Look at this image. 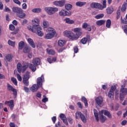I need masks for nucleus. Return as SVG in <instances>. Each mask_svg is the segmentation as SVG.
<instances>
[{
  "label": "nucleus",
  "instance_id": "nucleus-7",
  "mask_svg": "<svg viewBox=\"0 0 127 127\" xmlns=\"http://www.w3.org/2000/svg\"><path fill=\"white\" fill-rule=\"evenodd\" d=\"M127 94V88H121L120 98L121 101H124L125 99V96Z\"/></svg>",
  "mask_w": 127,
  "mask_h": 127
},
{
  "label": "nucleus",
  "instance_id": "nucleus-12",
  "mask_svg": "<svg viewBox=\"0 0 127 127\" xmlns=\"http://www.w3.org/2000/svg\"><path fill=\"white\" fill-rule=\"evenodd\" d=\"M92 8H98V9L102 10V4L100 3H92L90 4Z\"/></svg>",
  "mask_w": 127,
  "mask_h": 127
},
{
  "label": "nucleus",
  "instance_id": "nucleus-51",
  "mask_svg": "<svg viewBox=\"0 0 127 127\" xmlns=\"http://www.w3.org/2000/svg\"><path fill=\"white\" fill-rule=\"evenodd\" d=\"M22 7L23 9H26L27 8V4L25 3H23L22 4Z\"/></svg>",
  "mask_w": 127,
  "mask_h": 127
},
{
  "label": "nucleus",
  "instance_id": "nucleus-2",
  "mask_svg": "<svg viewBox=\"0 0 127 127\" xmlns=\"http://www.w3.org/2000/svg\"><path fill=\"white\" fill-rule=\"evenodd\" d=\"M27 28L30 31H32L34 33L37 32L38 36L42 37L43 36V33L41 31V27L38 25H33V26L30 25L28 26Z\"/></svg>",
  "mask_w": 127,
  "mask_h": 127
},
{
  "label": "nucleus",
  "instance_id": "nucleus-3",
  "mask_svg": "<svg viewBox=\"0 0 127 127\" xmlns=\"http://www.w3.org/2000/svg\"><path fill=\"white\" fill-rule=\"evenodd\" d=\"M37 84H35L32 85V87H30V90L33 93H35L37 92L38 89L40 88V87H42V83H43V81L42 80H38L37 81Z\"/></svg>",
  "mask_w": 127,
  "mask_h": 127
},
{
  "label": "nucleus",
  "instance_id": "nucleus-58",
  "mask_svg": "<svg viewBox=\"0 0 127 127\" xmlns=\"http://www.w3.org/2000/svg\"><path fill=\"white\" fill-rule=\"evenodd\" d=\"M115 90H116V86H112L110 91L115 92Z\"/></svg>",
  "mask_w": 127,
  "mask_h": 127
},
{
  "label": "nucleus",
  "instance_id": "nucleus-17",
  "mask_svg": "<svg viewBox=\"0 0 127 127\" xmlns=\"http://www.w3.org/2000/svg\"><path fill=\"white\" fill-rule=\"evenodd\" d=\"M5 104L8 105L11 110H12L14 107V104H13V100L5 102Z\"/></svg>",
  "mask_w": 127,
  "mask_h": 127
},
{
  "label": "nucleus",
  "instance_id": "nucleus-55",
  "mask_svg": "<svg viewBox=\"0 0 127 127\" xmlns=\"http://www.w3.org/2000/svg\"><path fill=\"white\" fill-rule=\"evenodd\" d=\"M27 68H28V65H24V66H22V70L23 71H25V70H26Z\"/></svg>",
  "mask_w": 127,
  "mask_h": 127
},
{
  "label": "nucleus",
  "instance_id": "nucleus-41",
  "mask_svg": "<svg viewBox=\"0 0 127 127\" xmlns=\"http://www.w3.org/2000/svg\"><path fill=\"white\" fill-rule=\"evenodd\" d=\"M127 3H124L122 7L121 10L123 11V12L126 11L127 10Z\"/></svg>",
  "mask_w": 127,
  "mask_h": 127
},
{
  "label": "nucleus",
  "instance_id": "nucleus-40",
  "mask_svg": "<svg viewBox=\"0 0 127 127\" xmlns=\"http://www.w3.org/2000/svg\"><path fill=\"white\" fill-rule=\"evenodd\" d=\"M32 22L33 23V25H39V19L38 18H35L32 20Z\"/></svg>",
  "mask_w": 127,
  "mask_h": 127
},
{
  "label": "nucleus",
  "instance_id": "nucleus-8",
  "mask_svg": "<svg viewBox=\"0 0 127 127\" xmlns=\"http://www.w3.org/2000/svg\"><path fill=\"white\" fill-rule=\"evenodd\" d=\"M7 89L8 91H11V92H13L14 97L16 98V96H17V91L16 89H14L13 87L9 84H7Z\"/></svg>",
  "mask_w": 127,
  "mask_h": 127
},
{
  "label": "nucleus",
  "instance_id": "nucleus-61",
  "mask_svg": "<svg viewBox=\"0 0 127 127\" xmlns=\"http://www.w3.org/2000/svg\"><path fill=\"white\" fill-rule=\"evenodd\" d=\"M37 80H44V75L42 74L41 77H38Z\"/></svg>",
  "mask_w": 127,
  "mask_h": 127
},
{
  "label": "nucleus",
  "instance_id": "nucleus-31",
  "mask_svg": "<svg viewBox=\"0 0 127 127\" xmlns=\"http://www.w3.org/2000/svg\"><path fill=\"white\" fill-rule=\"evenodd\" d=\"M17 68L18 73H21V71L22 70V66L21 65V64L19 63L17 64Z\"/></svg>",
  "mask_w": 127,
  "mask_h": 127
},
{
  "label": "nucleus",
  "instance_id": "nucleus-57",
  "mask_svg": "<svg viewBox=\"0 0 127 127\" xmlns=\"http://www.w3.org/2000/svg\"><path fill=\"white\" fill-rule=\"evenodd\" d=\"M36 97H37V98H39V99H40L41 98V93H40V92H38L36 93Z\"/></svg>",
  "mask_w": 127,
  "mask_h": 127
},
{
  "label": "nucleus",
  "instance_id": "nucleus-62",
  "mask_svg": "<svg viewBox=\"0 0 127 127\" xmlns=\"http://www.w3.org/2000/svg\"><path fill=\"white\" fill-rule=\"evenodd\" d=\"M77 105L78 106V108H80V109H82L83 106H82V104L81 102H79L77 103Z\"/></svg>",
  "mask_w": 127,
  "mask_h": 127
},
{
  "label": "nucleus",
  "instance_id": "nucleus-10",
  "mask_svg": "<svg viewBox=\"0 0 127 127\" xmlns=\"http://www.w3.org/2000/svg\"><path fill=\"white\" fill-rule=\"evenodd\" d=\"M26 15L25 14L24 11L21 8L18 11V13L16 14V16H17V17H19V18H21L22 19H23V18L25 17Z\"/></svg>",
  "mask_w": 127,
  "mask_h": 127
},
{
  "label": "nucleus",
  "instance_id": "nucleus-46",
  "mask_svg": "<svg viewBox=\"0 0 127 127\" xmlns=\"http://www.w3.org/2000/svg\"><path fill=\"white\" fill-rule=\"evenodd\" d=\"M49 26L48 22L47 21H43V27L44 28H47Z\"/></svg>",
  "mask_w": 127,
  "mask_h": 127
},
{
  "label": "nucleus",
  "instance_id": "nucleus-39",
  "mask_svg": "<svg viewBox=\"0 0 127 127\" xmlns=\"http://www.w3.org/2000/svg\"><path fill=\"white\" fill-rule=\"evenodd\" d=\"M99 116H100V119L101 121L102 122V123H104V122L107 120V117H106L105 116L103 115V114L99 115Z\"/></svg>",
  "mask_w": 127,
  "mask_h": 127
},
{
  "label": "nucleus",
  "instance_id": "nucleus-35",
  "mask_svg": "<svg viewBox=\"0 0 127 127\" xmlns=\"http://www.w3.org/2000/svg\"><path fill=\"white\" fill-rule=\"evenodd\" d=\"M112 25V21L111 19H108L106 21V26L107 28H111V25Z\"/></svg>",
  "mask_w": 127,
  "mask_h": 127
},
{
  "label": "nucleus",
  "instance_id": "nucleus-5",
  "mask_svg": "<svg viewBox=\"0 0 127 127\" xmlns=\"http://www.w3.org/2000/svg\"><path fill=\"white\" fill-rule=\"evenodd\" d=\"M47 31L49 33H48L47 35H46V36H45V39H51V38L54 37V36L56 33V32L55 31V30H54V29L52 28H49L47 29Z\"/></svg>",
  "mask_w": 127,
  "mask_h": 127
},
{
  "label": "nucleus",
  "instance_id": "nucleus-63",
  "mask_svg": "<svg viewBox=\"0 0 127 127\" xmlns=\"http://www.w3.org/2000/svg\"><path fill=\"white\" fill-rule=\"evenodd\" d=\"M43 103H46V102H48V98L45 97L44 99L42 100Z\"/></svg>",
  "mask_w": 127,
  "mask_h": 127
},
{
  "label": "nucleus",
  "instance_id": "nucleus-47",
  "mask_svg": "<svg viewBox=\"0 0 127 127\" xmlns=\"http://www.w3.org/2000/svg\"><path fill=\"white\" fill-rule=\"evenodd\" d=\"M121 22L123 23L124 24H127V18H125L124 19H123V17H121Z\"/></svg>",
  "mask_w": 127,
  "mask_h": 127
},
{
  "label": "nucleus",
  "instance_id": "nucleus-24",
  "mask_svg": "<svg viewBox=\"0 0 127 127\" xmlns=\"http://www.w3.org/2000/svg\"><path fill=\"white\" fill-rule=\"evenodd\" d=\"M56 58H53L52 59H51V57H49L47 58V61L50 63V64H51V63H53L54 62H56Z\"/></svg>",
  "mask_w": 127,
  "mask_h": 127
},
{
  "label": "nucleus",
  "instance_id": "nucleus-38",
  "mask_svg": "<svg viewBox=\"0 0 127 127\" xmlns=\"http://www.w3.org/2000/svg\"><path fill=\"white\" fill-rule=\"evenodd\" d=\"M32 12L39 13V12H41V8H34L32 10Z\"/></svg>",
  "mask_w": 127,
  "mask_h": 127
},
{
  "label": "nucleus",
  "instance_id": "nucleus-16",
  "mask_svg": "<svg viewBox=\"0 0 127 127\" xmlns=\"http://www.w3.org/2000/svg\"><path fill=\"white\" fill-rule=\"evenodd\" d=\"M82 28L86 29L87 31H91L92 28L91 27V25H88L87 22H84L82 24Z\"/></svg>",
  "mask_w": 127,
  "mask_h": 127
},
{
  "label": "nucleus",
  "instance_id": "nucleus-23",
  "mask_svg": "<svg viewBox=\"0 0 127 127\" xmlns=\"http://www.w3.org/2000/svg\"><path fill=\"white\" fill-rule=\"evenodd\" d=\"M65 44L66 42L64 40H60L58 41V46H60V47H63Z\"/></svg>",
  "mask_w": 127,
  "mask_h": 127
},
{
  "label": "nucleus",
  "instance_id": "nucleus-26",
  "mask_svg": "<svg viewBox=\"0 0 127 127\" xmlns=\"http://www.w3.org/2000/svg\"><path fill=\"white\" fill-rule=\"evenodd\" d=\"M21 8L18 7H13L12 8V10L13 12H14L16 14L18 13V12L20 10Z\"/></svg>",
  "mask_w": 127,
  "mask_h": 127
},
{
  "label": "nucleus",
  "instance_id": "nucleus-11",
  "mask_svg": "<svg viewBox=\"0 0 127 127\" xmlns=\"http://www.w3.org/2000/svg\"><path fill=\"white\" fill-rule=\"evenodd\" d=\"M95 102L98 106L99 107H102V105H103V97L102 96H98L95 99Z\"/></svg>",
  "mask_w": 127,
  "mask_h": 127
},
{
  "label": "nucleus",
  "instance_id": "nucleus-25",
  "mask_svg": "<svg viewBox=\"0 0 127 127\" xmlns=\"http://www.w3.org/2000/svg\"><path fill=\"white\" fill-rule=\"evenodd\" d=\"M87 2H81V1H77L76 2V6H79V7H82L83 5H85Z\"/></svg>",
  "mask_w": 127,
  "mask_h": 127
},
{
  "label": "nucleus",
  "instance_id": "nucleus-33",
  "mask_svg": "<svg viewBox=\"0 0 127 127\" xmlns=\"http://www.w3.org/2000/svg\"><path fill=\"white\" fill-rule=\"evenodd\" d=\"M114 96H115V93L114 91H109L108 92V97L110 98V99H114Z\"/></svg>",
  "mask_w": 127,
  "mask_h": 127
},
{
  "label": "nucleus",
  "instance_id": "nucleus-60",
  "mask_svg": "<svg viewBox=\"0 0 127 127\" xmlns=\"http://www.w3.org/2000/svg\"><path fill=\"white\" fill-rule=\"evenodd\" d=\"M4 11H5V12H7V11H10V9H9V8H8V7L5 6Z\"/></svg>",
  "mask_w": 127,
  "mask_h": 127
},
{
  "label": "nucleus",
  "instance_id": "nucleus-30",
  "mask_svg": "<svg viewBox=\"0 0 127 127\" xmlns=\"http://www.w3.org/2000/svg\"><path fill=\"white\" fill-rule=\"evenodd\" d=\"M46 51L49 55H55V51L54 50H49V49H47Z\"/></svg>",
  "mask_w": 127,
  "mask_h": 127
},
{
  "label": "nucleus",
  "instance_id": "nucleus-48",
  "mask_svg": "<svg viewBox=\"0 0 127 127\" xmlns=\"http://www.w3.org/2000/svg\"><path fill=\"white\" fill-rule=\"evenodd\" d=\"M23 83L25 86H28V85H29V81H28V80H23Z\"/></svg>",
  "mask_w": 127,
  "mask_h": 127
},
{
  "label": "nucleus",
  "instance_id": "nucleus-4",
  "mask_svg": "<svg viewBox=\"0 0 127 127\" xmlns=\"http://www.w3.org/2000/svg\"><path fill=\"white\" fill-rule=\"evenodd\" d=\"M45 11L49 14V15H52L58 11V8L56 7H46L44 8Z\"/></svg>",
  "mask_w": 127,
  "mask_h": 127
},
{
  "label": "nucleus",
  "instance_id": "nucleus-56",
  "mask_svg": "<svg viewBox=\"0 0 127 127\" xmlns=\"http://www.w3.org/2000/svg\"><path fill=\"white\" fill-rule=\"evenodd\" d=\"M13 1L15 2V3H16V4H18V5H20V4H21V3L19 0H13Z\"/></svg>",
  "mask_w": 127,
  "mask_h": 127
},
{
  "label": "nucleus",
  "instance_id": "nucleus-21",
  "mask_svg": "<svg viewBox=\"0 0 127 127\" xmlns=\"http://www.w3.org/2000/svg\"><path fill=\"white\" fill-rule=\"evenodd\" d=\"M30 51H31V49L28 46H26L23 50V52L24 53H29Z\"/></svg>",
  "mask_w": 127,
  "mask_h": 127
},
{
  "label": "nucleus",
  "instance_id": "nucleus-53",
  "mask_svg": "<svg viewBox=\"0 0 127 127\" xmlns=\"http://www.w3.org/2000/svg\"><path fill=\"white\" fill-rule=\"evenodd\" d=\"M60 118L61 119V120H63L66 119V117L65 115L63 114H61L60 116Z\"/></svg>",
  "mask_w": 127,
  "mask_h": 127
},
{
  "label": "nucleus",
  "instance_id": "nucleus-44",
  "mask_svg": "<svg viewBox=\"0 0 127 127\" xmlns=\"http://www.w3.org/2000/svg\"><path fill=\"white\" fill-rule=\"evenodd\" d=\"M8 44H9V45H10V46H12V47H14L15 45V42H13L10 40H9L8 41Z\"/></svg>",
  "mask_w": 127,
  "mask_h": 127
},
{
  "label": "nucleus",
  "instance_id": "nucleus-6",
  "mask_svg": "<svg viewBox=\"0 0 127 127\" xmlns=\"http://www.w3.org/2000/svg\"><path fill=\"white\" fill-rule=\"evenodd\" d=\"M75 118L77 119H79V118H80L83 123H84V124H86V123H87V119H86L85 116H84V115H83L82 113L79 111L76 112V113H75Z\"/></svg>",
  "mask_w": 127,
  "mask_h": 127
},
{
  "label": "nucleus",
  "instance_id": "nucleus-36",
  "mask_svg": "<svg viewBox=\"0 0 127 127\" xmlns=\"http://www.w3.org/2000/svg\"><path fill=\"white\" fill-rule=\"evenodd\" d=\"M81 101L84 103L85 107H88V101L85 97H81Z\"/></svg>",
  "mask_w": 127,
  "mask_h": 127
},
{
  "label": "nucleus",
  "instance_id": "nucleus-22",
  "mask_svg": "<svg viewBox=\"0 0 127 127\" xmlns=\"http://www.w3.org/2000/svg\"><path fill=\"white\" fill-rule=\"evenodd\" d=\"M114 11V8L113 7H108L106 9V12L107 14H111Z\"/></svg>",
  "mask_w": 127,
  "mask_h": 127
},
{
  "label": "nucleus",
  "instance_id": "nucleus-49",
  "mask_svg": "<svg viewBox=\"0 0 127 127\" xmlns=\"http://www.w3.org/2000/svg\"><path fill=\"white\" fill-rule=\"evenodd\" d=\"M73 50H74V53H78V51H79V49H78V46L74 47Z\"/></svg>",
  "mask_w": 127,
  "mask_h": 127
},
{
  "label": "nucleus",
  "instance_id": "nucleus-9",
  "mask_svg": "<svg viewBox=\"0 0 127 127\" xmlns=\"http://www.w3.org/2000/svg\"><path fill=\"white\" fill-rule=\"evenodd\" d=\"M65 2L66 1L65 0L55 1L54 2V4L57 6H64V4H65Z\"/></svg>",
  "mask_w": 127,
  "mask_h": 127
},
{
  "label": "nucleus",
  "instance_id": "nucleus-32",
  "mask_svg": "<svg viewBox=\"0 0 127 127\" xmlns=\"http://www.w3.org/2000/svg\"><path fill=\"white\" fill-rule=\"evenodd\" d=\"M24 46V42L21 41L19 43L18 47L20 50H22V49L23 48Z\"/></svg>",
  "mask_w": 127,
  "mask_h": 127
},
{
  "label": "nucleus",
  "instance_id": "nucleus-27",
  "mask_svg": "<svg viewBox=\"0 0 127 127\" xmlns=\"http://www.w3.org/2000/svg\"><path fill=\"white\" fill-rule=\"evenodd\" d=\"M106 23V20H98L96 22L97 25H98V26H101V25H103V24H105Z\"/></svg>",
  "mask_w": 127,
  "mask_h": 127
},
{
  "label": "nucleus",
  "instance_id": "nucleus-64",
  "mask_svg": "<svg viewBox=\"0 0 127 127\" xmlns=\"http://www.w3.org/2000/svg\"><path fill=\"white\" fill-rule=\"evenodd\" d=\"M64 124L66 125V126H68V122L67 121V119L65 118V119L63 120Z\"/></svg>",
  "mask_w": 127,
  "mask_h": 127
},
{
  "label": "nucleus",
  "instance_id": "nucleus-13",
  "mask_svg": "<svg viewBox=\"0 0 127 127\" xmlns=\"http://www.w3.org/2000/svg\"><path fill=\"white\" fill-rule=\"evenodd\" d=\"M91 41V37L89 35H87L86 37L83 38L81 40L80 42L82 44H86L87 43V42H90Z\"/></svg>",
  "mask_w": 127,
  "mask_h": 127
},
{
  "label": "nucleus",
  "instance_id": "nucleus-52",
  "mask_svg": "<svg viewBox=\"0 0 127 127\" xmlns=\"http://www.w3.org/2000/svg\"><path fill=\"white\" fill-rule=\"evenodd\" d=\"M117 16L116 17L117 19H119V18H120V17H121V12H120V11H117Z\"/></svg>",
  "mask_w": 127,
  "mask_h": 127
},
{
  "label": "nucleus",
  "instance_id": "nucleus-42",
  "mask_svg": "<svg viewBox=\"0 0 127 127\" xmlns=\"http://www.w3.org/2000/svg\"><path fill=\"white\" fill-rule=\"evenodd\" d=\"M104 15L103 13L99 14L96 15L95 16V18H96V19H101V18H103L104 17Z\"/></svg>",
  "mask_w": 127,
  "mask_h": 127
},
{
  "label": "nucleus",
  "instance_id": "nucleus-28",
  "mask_svg": "<svg viewBox=\"0 0 127 127\" xmlns=\"http://www.w3.org/2000/svg\"><path fill=\"white\" fill-rule=\"evenodd\" d=\"M5 59L8 62H11L12 61V57L11 55L8 54L5 57Z\"/></svg>",
  "mask_w": 127,
  "mask_h": 127
},
{
  "label": "nucleus",
  "instance_id": "nucleus-37",
  "mask_svg": "<svg viewBox=\"0 0 127 127\" xmlns=\"http://www.w3.org/2000/svg\"><path fill=\"white\" fill-rule=\"evenodd\" d=\"M66 23L68 24H73L74 23V21L72 20H70V18H67L65 19Z\"/></svg>",
  "mask_w": 127,
  "mask_h": 127
},
{
  "label": "nucleus",
  "instance_id": "nucleus-29",
  "mask_svg": "<svg viewBox=\"0 0 127 127\" xmlns=\"http://www.w3.org/2000/svg\"><path fill=\"white\" fill-rule=\"evenodd\" d=\"M29 68L32 72H35V71H36V65L34 64H30L29 65Z\"/></svg>",
  "mask_w": 127,
  "mask_h": 127
},
{
  "label": "nucleus",
  "instance_id": "nucleus-15",
  "mask_svg": "<svg viewBox=\"0 0 127 127\" xmlns=\"http://www.w3.org/2000/svg\"><path fill=\"white\" fill-rule=\"evenodd\" d=\"M59 14L60 16H66V15H71V12H68L65 10H62L59 12Z\"/></svg>",
  "mask_w": 127,
  "mask_h": 127
},
{
  "label": "nucleus",
  "instance_id": "nucleus-45",
  "mask_svg": "<svg viewBox=\"0 0 127 127\" xmlns=\"http://www.w3.org/2000/svg\"><path fill=\"white\" fill-rule=\"evenodd\" d=\"M65 7L67 10H70V9H72V5L68 4L65 5Z\"/></svg>",
  "mask_w": 127,
  "mask_h": 127
},
{
  "label": "nucleus",
  "instance_id": "nucleus-19",
  "mask_svg": "<svg viewBox=\"0 0 127 127\" xmlns=\"http://www.w3.org/2000/svg\"><path fill=\"white\" fill-rule=\"evenodd\" d=\"M27 41L29 44H30V46H31V47H32L33 48H35V43L33 41V40H32L30 38H29L27 39Z\"/></svg>",
  "mask_w": 127,
  "mask_h": 127
},
{
  "label": "nucleus",
  "instance_id": "nucleus-59",
  "mask_svg": "<svg viewBox=\"0 0 127 127\" xmlns=\"http://www.w3.org/2000/svg\"><path fill=\"white\" fill-rule=\"evenodd\" d=\"M67 121L69 123V124H70V125H72V124H73V119H72L71 118H68Z\"/></svg>",
  "mask_w": 127,
  "mask_h": 127
},
{
  "label": "nucleus",
  "instance_id": "nucleus-18",
  "mask_svg": "<svg viewBox=\"0 0 127 127\" xmlns=\"http://www.w3.org/2000/svg\"><path fill=\"white\" fill-rule=\"evenodd\" d=\"M33 64L35 66H38L40 64V59L36 58L33 60L32 62Z\"/></svg>",
  "mask_w": 127,
  "mask_h": 127
},
{
  "label": "nucleus",
  "instance_id": "nucleus-14",
  "mask_svg": "<svg viewBox=\"0 0 127 127\" xmlns=\"http://www.w3.org/2000/svg\"><path fill=\"white\" fill-rule=\"evenodd\" d=\"M105 115V116H107L109 119H112V115H111V113L107 111V110H102L101 111H100L99 113V115Z\"/></svg>",
  "mask_w": 127,
  "mask_h": 127
},
{
  "label": "nucleus",
  "instance_id": "nucleus-54",
  "mask_svg": "<svg viewBox=\"0 0 127 127\" xmlns=\"http://www.w3.org/2000/svg\"><path fill=\"white\" fill-rule=\"evenodd\" d=\"M14 28H15V27H14V26L13 24H10L9 25L10 30H11V31L14 30Z\"/></svg>",
  "mask_w": 127,
  "mask_h": 127
},
{
  "label": "nucleus",
  "instance_id": "nucleus-50",
  "mask_svg": "<svg viewBox=\"0 0 127 127\" xmlns=\"http://www.w3.org/2000/svg\"><path fill=\"white\" fill-rule=\"evenodd\" d=\"M24 90L25 91V92H26V93H30V90H29V88L28 87L24 86Z\"/></svg>",
  "mask_w": 127,
  "mask_h": 127
},
{
  "label": "nucleus",
  "instance_id": "nucleus-20",
  "mask_svg": "<svg viewBox=\"0 0 127 127\" xmlns=\"http://www.w3.org/2000/svg\"><path fill=\"white\" fill-rule=\"evenodd\" d=\"M30 73L29 71H27L23 75V80H29L30 78Z\"/></svg>",
  "mask_w": 127,
  "mask_h": 127
},
{
  "label": "nucleus",
  "instance_id": "nucleus-34",
  "mask_svg": "<svg viewBox=\"0 0 127 127\" xmlns=\"http://www.w3.org/2000/svg\"><path fill=\"white\" fill-rule=\"evenodd\" d=\"M102 4L103 5L101 4V10L107 7V0H103Z\"/></svg>",
  "mask_w": 127,
  "mask_h": 127
},
{
  "label": "nucleus",
  "instance_id": "nucleus-1",
  "mask_svg": "<svg viewBox=\"0 0 127 127\" xmlns=\"http://www.w3.org/2000/svg\"><path fill=\"white\" fill-rule=\"evenodd\" d=\"M81 31L82 29L81 28H75L73 29V31L76 34L70 31H65L64 33L65 36L70 40H78L82 34Z\"/></svg>",
  "mask_w": 127,
  "mask_h": 127
},
{
  "label": "nucleus",
  "instance_id": "nucleus-43",
  "mask_svg": "<svg viewBox=\"0 0 127 127\" xmlns=\"http://www.w3.org/2000/svg\"><path fill=\"white\" fill-rule=\"evenodd\" d=\"M94 117L97 121V122H99V117L98 116V113L97 112V110L96 109H94Z\"/></svg>",
  "mask_w": 127,
  "mask_h": 127
}]
</instances>
